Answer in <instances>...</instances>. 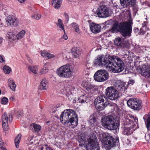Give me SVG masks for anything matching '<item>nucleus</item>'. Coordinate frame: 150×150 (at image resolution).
Returning a JSON list of instances; mask_svg holds the SVG:
<instances>
[{
  "instance_id": "nucleus-4",
  "label": "nucleus",
  "mask_w": 150,
  "mask_h": 150,
  "mask_svg": "<svg viewBox=\"0 0 150 150\" xmlns=\"http://www.w3.org/2000/svg\"><path fill=\"white\" fill-rule=\"evenodd\" d=\"M124 68V63L120 58L113 59L112 57L109 65L106 67L108 71L115 73L122 71Z\"/></svg>"
},
{
  "instance_id": "nucleus-27",
  "label": "nucleus",
  "mask_w": 150,
  "mask_h": 150,
  "mask_svg": "<svg viewBox=\"0 0 150 150\" xmlns=\"http://www.w3.org/2000/svg\"><path fill=\"white\" fill-rule=\"evenodd\" d=\"M8 82L10 88L13 91H16V86L13 79L12 78H9L8 80Z\"/></svg>"
},
{
  "instance_id": "nucleus-35",
  "label": "nucleus",
  "mask_w": 150,
  "mask_h": 150,
  "mask_svg": "<svg viewBox=\"0 0 150 150\" xmlns=\"http://www.w3.org/2000/svg\"><path fill=\"white\" fill-rule=\"evenodd\" d=\"M31 126H32L34 129V131L35 132H38L40 131L41 129V126L38 125L35 123H33Z\"/></svg>"
},
{
  "instance_id": "nucleus-60",
  "label": "nucleus",
  "mask_w": 150,
  "mask_h": 150,
  "mask_svg": "<svg viewBox=\"0 0 150 150\" xmlns=\"http://www.w3.org/2000/svg\"><path fill=\"white\" fill-rule=\"evenodd\" d=\"M29 60V62L31 64L32 63V61L31 60Z\"/></svg>"
},
{
  "instance_id": "nucleus-10",
  "label": "nucleus",
  "mask_w": 150,
  "mask_h": 150,
  "mask_svg": "<svg viewBox=\"0 0 150 150\" xmlns=\"http://www.w3.org/2000/svg\"><path fill=\"white\" fill-rule=\"evenodd\" d=\"M105 94L108 98L112 100L117 99L119 97V93L114 87H108L105 90Z\"/></svg>"
},
{
  "instance_id": "nucleus-34",
  "label": "nucleus",
  "mask_w": 150,
  "mask_h": 150,
  "mask_svg": "<svg viewBox=\"0 0 150 150\" xmlns=\"http://www.w3.org/2000/svg\"><path fill=\"white\" fill-rule=\"evenodd\" d=\"M57 26L60 28L64 32H65L64 26L62 20L60 19L58 20L57 23Z\"/></svg>"
},
{
  "instance_id": "nucleus-30",
  "label": "nucleus",
  "mask_w": 150,
  "mask_h": 150,
  "mask_svg": "<svg viewBox=\"0 0 150 150\" xmlns=\"http://www.w3.org/2000/svg\"><path fill=\"white\" fill-rule=\"evenodd\" d=\"M21 136V134H18L16 137L15 140V144L17 148H18L19 147V144L20 141Z\"/></svg>"
},
{
  "instance_id": "nucleus-19",
  "label": "nucleus",
  "mask_w": 150,
  "mask_h": 150,
  "mask_svg": "<svg viewBox=\"0 0 150 150\" xmlns=\"http://www.w3.org/2000/svg\"><path fill=\"white\" fill-rule=\"evenodd\" d=\"M129 118H125L124 121L125 125H129L131 124H133L134 122H137L138 121V119L136 117L132 115H130Z\"/></svg>"
},
{
  "instance_id": "nucleus-57",
  "label": "nucleus",
  "mask_w": 150,
  "mask_h": 150,
  "mask_svg": "<svg viewBox=\"0 0 150 150\" xmlns=\"http://www.w3.org/2000/svg\"><path fill=\"white\" fill-rule=\"evenodd\" d=\"M25 0H18L20 3H22L24 2Z\"/></svg>"
},
{
  "instance_id": "nucleus-22",
  "label": "nucleus",
  "mask_w": 150,
  "mask_h": 150,
  "mask_svg": "<svg viewBox=\"0 0 150 150\" xmlns=\"http://www.w3.org/2000/svg\"><path fill=\"white\" fill-rule=\"evenodd\" d=\"M48 87V81L46 79H42L40 85V88L41 90H47Z\"/></svg>"
},
{
  "instance_id": "nucleus-49",
  "label": "nucleus",
  "mask_w": 150,
  "mask_h": 150,
  "mask_svg": "<svg viewBox=\"0 0 150 150\" xmlns=\"http://www.w3.org/2000/svg\"><path fill=\"white\" fill-rule=\"evenodd\" d=\"M4 142L2 139L0 138V148H2L3 147Z\"/></svg>"
},
{
  "instance_id": "nucleus-24",
  "label": "nucleus",
  "mask_w": 150,
  "mask_h": 150,
  "mask_svg": "<svg viewBox=\"0 0 150 150\" xmlns=\"http://www.w3.org/2000/svg\"><path fill=\"white\" fill-rule=\"evenodd\" d=\"M62 2V0H52V4L55 9H58L60 8Z\"/></svg>"
},
{
  "instance_id": "nucleus-3",
  "label": "nucleus",
  "mask_w": 150,
  "mask_h": 150,
  "mask_svg": "<svg viewBox=\"0 0 150 150\" xmlns=\"http://www.w3.org/2000/svg\"><path fill=\"white\" fill-rule=\"evenodd\" d=\"M132 25L127 21L118 23L115 21L112 24L110 31L112 33L119 32L124 37H129L131 35Z\"/></svg>"
},
{
  "instance_id": "nucleus-43",
  "label": "nucleus",
  "mask_w": 150,
  "mask_h": 150,
  "mask_svg": "<svg viewBox=\"0 0 150 150\" xmlns=\"http://www.w3.org/2000/svg\"><path fill=\"white\" fill-rule=\"evenodd\" d=\"M48 52L45 50H43L41 52L40 54L41 56L43 57H47Z\"/></svg>"
},
{
  "instance_id": "nucleus-59",
  "label": "nucleus",
  "mask_w": 150,
  "mask_h": 150,
  "mask_svg": "<svg viewBox=\"0 0 150 150\" xmlns=\"http://www.w3.org/2000/svg\"><path fill=\"white\" fill-rule=\"evenodd\" d=\"M145 1H144L143 2H142V0H141V2L142 3V5H144V4L145 3Z\"/></svg>"
},
{
  "instance_id": "nucleus-5",
  "label": "nucleus",
  "mask_w": 150,
  "mask_h": 150,
  "mask_svg": "<svg viewBox=\"0 0 150 150\" xmlns=\"http://www.w3.org/2000/svg\"><path fill=\"white\" fill-rule=\"evenodd\" d=\"M102 136L103 138L101 142L103 145L106 149H110L118 145L119 140L118 138L115 139L110 134L106 133H103Z\"/></svg>"
},
{
  "instance_id": "nucleus-40",
  "label": "nucleus",
  "mask_w": 150,
  "mask_h": 150,
  "mask_svg": "<svg viewBox=\"0 0 150 150\" xmlns=\"http://www.w3.org/2000/svg\"><path fill=\"white\" fill-rule=\"evenodd\" d=\"M8 99L6 97H4L1 99V103L2 104L5 105L8 103Z\"/></svg>"
},
{
  "instance_id": "nucleus-23",
  "label": "nucleus",
  "mask_w": 150,
  "mask_h": 150,
  "mask_svg": "<svg viewBox=\"0 0 150 150\" xmlns=\"http://www.w3.org/2000/svg\"><path fill=\"white\" fill-rule=\"evenodd\" d=\"M134 130L132 127H125L123 128L122 133L123 134L127 136L130 135L133 133Z\"/></svg>"
},
{
  "instance_id": "nucleus-54",
  "label": "nucleus",
  "mask_w": 150,
  "mask_h": 150,
  "mask_svg": "<svg viewBox=\"0 0 150 150\" xmlns=\"http://www.w3.org/2000/svg\"><path fill=\"white\" fill-rule=\"evenodd\" d=\"M76 25H78V24H76V23H71V25L72 26H74V27H75L76 26Z\"/></svg>"
},
{
  "instance_id": "nucleus-37",
  "label": "nucleus",
  "mask_w": 150,
  "mask_h": 150,
  "mask_svg": "<svg viewBox=\"0 0 150 150\" xmlns=\"http://www.w3.org/2000/svg\"><path fill=\"white\" fill-rule=\"evenodd\" d=\"M41 17V15L40 14H33L31 16L32 19L37 20H40Z\"/></svg>"
},
{
  "instance_id": "nucleus-11",
  "label": "nucleus",
  "mask_w": 150,
  "mask_h": 150,
  "mask_svg": "<svg viewBox=\"0 0 150 150\" xmlns=\"http://www.w3.org/2000/svg\"><path fill=\"white\" fill-rule=\"evenodd\" d=\"M108 78V74L107 71L104 70L98 71L95 74L94 78L95 80L98 82L104 81L106 80Z\"/></svg>"
},
{
  "instance_id": "nucleus-20",
  "label": "nucleus",
  "mask_w": 150,
  "mask_h": 150,
  "mask_svg": "<svg viewBox=\"0 0 150 150\" xmlns=\"http://www.w3.org/2000/svg\"><path fill=\"white\" fill-rule=\"evenodd\" d=\"M81 86L84 88L88 92V93H91L94 91L95 89V86L89 83H87L86 82H83Z\"/></svg>"
},
{
  "instance_id": "nucleus-29",
  "label": "nucleus",
  "mask_w": 150,
  "mask_h": 150,
  "mask_svg": "<svg viewBox=\"0 0 150 150\" xmlns=\"http://www.w3.org/2000/svg\"><path fill=\"white\" fill-rule=\"evenodd\" d=\"M6 36L10 40L14 41L16 39V36L13 33L8 32Z\"/></svg>"
},
{
  "instance_id": "nucleus-51",
  "label": "nucleus",
  "mask_w": 150,
  "mask_h": 150,
  "mask_svg": "<svg viewBox=\"0 0 150 150\" xmlns=\"http://www.w3.org/2000/svg\"><path fill=\"white\" fill-rule=\"evenodd\" d=\"M5 62V60L4 59L3 57L1 55H0V62L3 63Z\"/></svg>"
},
{
  "instance_id": "nucleus-1",
  "label": "nucleus",
  "mask_w": 150,
  "mask_h": 150,
  "mask_svg": "<svg viewBox=\"0 0 150 150\" xmlns=\"http://www.w3.org/2000/svg\"><path fill=\"white\" fill-rule=\"evenodd\" d=\"M96 134L93 133L90 137L85 134H81L79 136V145L84 146L86 150H100L98 143L96 141Z\"/></svg>"
},
{
  "instance_id": "nucleus-8",
  "label": "nucleus",
  "mask_w": 150,
  "mask_h": 150,
  "mask_svg": "<svg viewBox=\"0 0 150 150\" xmlns=\"http://www.w3.org/2000/svg\"><path fill=\"white\" fill-rule=\"evenodd\" d=\"M94 103L97 110H102L109 104V102L107 97L104 95H102L98 96L96 99Z\"/></svg>"
},
{
  "instance_id": "nucleus-16",
  "label": "nucleus",
  "mask_w": 150,
  "mask_h": 150,
  "mask_svg": "<svg viewBox=\"0 0 150 150\" xmlns=\"http://www.w3.org/2000/svg\"><path fill=\"white\" fill-rule=\"evenodd\" d=\"M6 21L11 26H15L18 25V22L17 18L13 16H9L6 18Z\"/></svg>"
},
{
  "instance_id": "nucleus-18",
  "label": "nucleus",
  "mask_w": 150,
  "mask_h": 150,
  "mask_svg": "<svg viewBox=\"0 0 150 150\" xmlns=\"http://www.w3.org/2000/svg\"><path fill=\"white\" fill-rule=\"evenodd\" d=\"M89 27L91 31L95 34L100 32L101 28L100 25L94 23H91L89 25Z\"/></svg>"
},
{
  "instance_id": "nucleus-42",
  "label": "nucleus",
  "mask_w": 150,
  "mask_h": 150,
  "mask_svg": "<svg viewBox=\"0 0 150 150\" xmlns=\"http://www.w3.org/2000/svg\"><path fill=\"white\" fill-rule=\"evenodd\" d=\"M64 16L65 19V21L67 23L69 21V18L68 14L66 13H64Z\"/></svg>"
},
{
  "instance_id": "nucleus-31",
  "label": "nucleus",
  "mask_w": 150,
  "mask_h": 150,
  "mask_svg": "<svg viewBox=\"0 0 150 150\" xmlns=\"http://www.w3.org/2000/svg\"><path fill=\"white\" fill-rule=\"evenodd\" d=\"M25 33L26 31L25 30H22L21 31L16 35L17 39L20 40L23 38Z\"/></svg>"
},
{
  "instance_id": "nucleus-50",
  "label": "nucleus",
  "mask_w": 150,
  "mask_h": 150,
  "mask_svg": "<svg viewBox=\"0 0 150 150\" xmlns=\"http://www.w3.org/2000/svg\"><path fill=\"white\" fill-rule=\"evenodd\" d=\"M146 23H147L146 21H144L143 23H142V27L143 28H146Z\"/></svg>"
},
{
  "instance_id": "nucleus-14",
  "label": "nucleus",
  "mask_w": 150,
  "mask_h": 150,
  "mask_svg": "<svg viewBox=\"0 0 150 150\" xmlns=\"http://www.w3.org/2000/svg\"><path fill=\"white\" fill-rule=\"evenodd\" d=\"M96 13L98 17L102 18H106L110 15L109 8L104 5L100 6L97 10Z\"/></svg>"
},
{
  "instance_id": "nucleus-26",
  "label": "nucleus",
  "mask_w": 150,
  "mask_h": 150,
  "mask_svg": "<svg viewBox=\"0 0 150 150\" xmlns=\"http://www.w3.org/2000/svg\"><path fill=\"white\" fill-rule=\"evenodd\" d=\"M125 83L121 80L117 81L115 83L116 86L119 88V89H122V90L123 89L125 90L126 89L125 87Z\"/></svg>"
},
{
  "instance_id": "nucleus-32",
  "label": "nucleus",
  "mask_w": 150,
  "mask_h": 150,
  "mask_svg": "<svg viewBox=\"0 0 150 150\" xmlns=\"http://www.w3.org/2000/svg\"><path fill=\"white\" fill-rule=\"evenodd\" d=\"M122 40L121 38H118L115 40L114 43L117 46L122 47Z\"/></svg>"
},
{
  "instance_id": "nucleus-21",
  "label": "nucleus",
  "mask_w": 150,
  "mask_h": 150,
  "mask_svg": "<svg viewBox=\"0 0 150 150\" xmlns=\"http://www.w3.org/2000/svg\"><path fill=\"white\" fill-rule=\"evenodd\" d=\"M88 122L89 124L92 127L96 126L97 125V121L96 120V117L94 115L92 114L90 116L88 120Z\"/></svg>"
},
{
  "instance_id": "nucleus-39",
  "label": "nucleus",
  "mask_w": 150,
  "mask_h": 150,
  "mask_svg": "<svg viewBox=\"0 0 150 150\" xmlns=\"http://www.w3.org/2000/svg\"><path fill=\"white\" fill-rule=\"evenodd\" d=\"M35 144L33 142H31L28 145V149L30 150H34Z\"/></svg>"
},
{
  "instance_id": "nucleus-52",
  "label": "nucleus",
  "mask_w": 150,
  "mask_h": 150,
  "mask_svg": "<svg viewBox=\"0 0 150 150\" xmlns=\"http://www.w3.org/2000/svg\"><path fill=\"white\" fill-rule=\"evenodd\" d=\"M135 48L137 50V51L139 52L140 50V48L139 46H136L135 47Z\"/></svg>"
},
{
  "instance_id": "nucleus-15",
  "label": "nucleus",
  "mask_w": 150,
  "mask_h": 150,
  "mask_svg": "<svg viewBox=\"0 0 150 150\" xmlns=\"http://www.w3.org/2000/svg\"><path fill=\"white\" fill-rule=\"evenodd\" d=\"M141 74L146 77L150 78V64L146 63L140 68Z\"/></svg>"
},
{
  "instance_id": "nucleus-55",
  "label": "nucleus",
  "mask_w": 150,
  "mask_h": 150,
  "mask_svg": "<svg viewBox=\"0 0 150 150\" xmlns=\"http://www.w3.org/2000/svg\"><path fill=\"white\" fill-rule=\"evenodd\" d=\"M3 42V39L2 38L0 37V44H1Z\"/></svg>"
},
{
  "instance_id": "nucleus-12",
  "label": "nucleus",
  "mask_w": 150,
  "mask_h": 150,
  "mask_svg": "<svg viewBox=\"0 0 150 150\" xmlns=\"http://www.w3.org/2000/svg\"><path fill=\"white\" fill-rule=\"evenodd\" d=\"M128 106L134 110H139L142 108V101L135 98L129 99L127 102Z\"/></svg>"
},
{
  "instance_id": "nucleus-47",
  "label": "nucleus",
  "mask_w": 150,
  "mask_h": 150,
  "mask_svg": "<svg viewBox=\"0 0 150 150\" xmlns=\"http://www.w3.org/2000/svg\"><path fill=\"white\" fill-rule=\"evenodd\" d=\"M64 32V34L63 35V38L65 40H67L68 39V36L65 33V32Z\"/></svg>"
},
{
  "instance_id": "nucleus-28",
  "label": "nucleus",
  "mask_w": 150,
  "mask_h": 150,
  "mask_svg": "<svg viewBox=\"0 0 150 150\" xmlns=\"http://www.w3.org/2000/svg\"><path fill=\"white\" fill-rule=\"evenodd\" d=\"M88 99V97L85 95L80 96L78 98L79 102L81 103H83L85 102L87 103L86 101Z\"/></svg>"
},
{
  "instance_id": "nucleus-13",
  "label": "nucleus",
  "mask_w": 150,
  "mask_h": 150,
  "mask_svg": "<svg viewBox=\"0 0 150 150\" xmlns=\"http://www.w3.org/2000/svg\"><path fill=\"white\" fill-rule=\"evenodd\" d=\"M12 116L10 114L4 113L2 116V126L4 130L7 131L8 129V124L12 121Z\"/></svg>"
},
{
  "instance_id": "nucleus-53",
  "label": "nucleus",
  "mask_w": 150,
  "mask_h": 150,
  "mask_svg": "<svg viewBox=\"0 0 150 150\" xmlns=\"http://www.w3.org/2000/svg\"><path fill=\"white\" fill-rule=\"evenodd\" d=\"M134 31L135 33H137L139 31V29L137 28H134Z\"/></svg>"
},
{
  "instance_id": "nucleus-6",
  "label": "nucleus",
  "mask_w": 150,
  "mask_h": 150,
  "mask_svg": "<svg viewBox=\"0 0 150 150\" xmlns=\"http://www.w3.org/2000/svg\"><path fill=\"white\" fill-rule=\"evenodd\" d=\"M115 121V117L110 115L102 118V125L103 127L109 130H115L118 128L119 124Z\"/></svg>"
},
{
  "instance_id": "nucleus-33",
  "label": "nucleus",
  "mask_w": 150,
  "mask_h": 150,
  "mask_svg": "<svg viewBox=\"0 0 150 150\" xmlns=\"http://www.w3.org/2000/svg\"><path fill=\"white\" fill-rule=\"evenodd\" d=\"M28 70L35 74H37L38 67L37 66H29L28 67Z\"/></svg>"
},
{
  "instance_id": "nucleus-2",
  "label": "nucleus",
  "mask_w": 150,
  "mask_h": 150,
  "mask_svg": "<svg viewBox=\"0 0 150 150\" xmlns=\"http://www.w3.org/2000/svg\"><path fill=\"white\" fill-rule=\"evenodd\" d=\"M60 120L64 125L72 128L75 127L78 124L77 116L75 112L71 109L64 110L60 115Z\"/></svg>"
},
{
  "instance_id": "nucleus-36",
  "label": "nucleus",
  "mask_w": 150,
  "mask_h": 150,
  "mask_svg": "<svg viewBox=\"0 0 150 150\" xmlns=\"http://www.w3.org/2000/svg\"><path fill=\"white\" fill-rule=\"evenodd\" d=\"M3 70L5 74H8L11 71V69L9 66L7 65H5L3 67Z\"/></svg>"
},
{
  "instance_id": "nucleus-58",
  "label": "nucleus",
  "mask_w": 150,
  "mask_h": 150,
  "mask_svg": "<svg viewBox=\"0 0 150 150\" xmlns=\"http://www.w3.org/2000/svg\"><path fill=\"white\" fill-rule=\"evenodd\" d=\"M14 98L13 97V96H11L10 98V100L11 101H13V100H14Z\"/></svg>"
},
{
  "instance_id": "nucleus-7",
  "label": "nucleus",
  "mask_w": 150,
  "mask_h": 150,
  "mask_svg": "<svg viewBox=\"0 0 150 150\" xmlns=\"http://www.w3.org/2000/svg\"><path fill=\"white\" fill-rule=\"evenodd\" d=\"M73 71V67L72 66L69 64H67L58 69L57 73L61 78H67L72 76Z\"/></svg>"
},
{
  "instance_id": "nucleus-46",
  "label": "nucleus",
  "mask_w": 150,
  "mask_h": 150,
  "mask_svg": "<svg viewBox=\"0 0 150 150\" xmlns=\"http://www.w3.org/2000/svg\"><path fill=\"white\" fill-rule=\"evenodd\" d=\"M146 31L143 30V28H141L139 34H140L144 35Z\"/></svg>"
},
{
  "instance_id": "nucleus-44",
  "label": "nucleus",
  "mask_w": 150,
  "mask_h": 150,
  "mask_svg": "<svg viewBox=\"0 0 150 150\" xmlns=\"http://www.w3.org/2000/svg\"><path fill=\"white\" fill-rule=\"evenodd\" d=\"M55 57V56L54 54L48 52L47 57L48 59H50L54 57Z\"/></svg>"
},
{
  "instance_id": "nucleus-48",
  "label": "nucleus",
  "mask_w": 150,
  "mask_h": 150,
  "mask_svg": "<svg viewBox=\"0 0 150 150\" xmlns=\"http://www.w3.org/2000/svg\"><path fill=\"white\" fill-rule=\"evenodd\" d=\"M134 83V81L133 80H129L128 82V84H131V85H132Z\"/></svg>"
},
{
  "instance_id": "nucleus-61",
  "label": "nucleus",
  "mask_w": 150,
  "mask_h": 150,
  "mask_svg": "<svg viewBox=\"0 0 150 150\" xmlns=\"http://www.w3.org/2000/svg\"><path fill=\"white\" fill-rule=\"evenodd\" d=\"M3 150H6V148H3Z\"/></svg>"
},
{
  "instance_id": "nucleus-9",
  "label": "nucleus",
  "mask_w": 150,
  "mask_h": 150,
  "mask_svg": "<svg viewBox=\"0 0 150 150\" xmlns=\"http://www.w3.org/2000/svg\"><path fill=\"white\" fill-rule=\"evenodd\" d=\"M111 59V57H106L105 55H99L94 61L95 65L99 66H105L106 68L109 65Z\"/></svg>"
},
{
  "instance_id": "nucleus-45",
  "label": "nucleus",
  "mask_w": 150,
  "mask_h": 150,
  "mask_svg": "<svg viewBox=\"0 0 150 150\" xmlns=\"http://www.w3.org/2000/svg\"><path fill=\"white\" fill-rule=\"evenodd\" d=\"M75 29V31L76 32L79 34L80 33V30L79 28V26L78 25H76V26L74 27Z\"/></svg>"
},
{
  "instance_id": "nucleus-25",
  "label": "nucleus",
  "mask_w": 150,
  "mask_h": 150,
  "mask_svg": "<svg viewBox=\"0 0 150 150\" xmlns=\"http://www.w3.org/2000/svg\"><path fill=\"white\" fill-rule=\"evenodd\" d=\"M71 52L73 57L75 58L79 57L80 54L79 49L76 47H74L71 49Z\"/></svg>"
},
{
  "instance_id": "nucleus-41",
  "label": "nucleus",
  "mask_w": 150,
  "mask_h": 150,
  "mask_svg": "<svg viewBox=\"0 0 150 150\" xmlns=\"http://www.w3.org/2000/svg\"><path fill=\"white\" fill-rule=\"evenodd\" d=\"M146 127L148 130L150 131V116L147 119Z\"/></svg>"
},
{
  "instance_id": "nucleus-62",
  "label": "nucleus",
  "mask_w": 150,
  "mask_h": 150,
  "mask_svg": "<svg viewBox=\"0 0 150 150\" xmlns=\"http://www.w3.org/2000/svg\"><path fill=\"white\" fill-rule=\"evenodd\" d=\"M47 64H48V63H46L45 64V66L46 65H47Z\"/></svg>"
},
{
  "instance_id": "nucleus-17",
  "label": "nucleus",
  "mask_w": 150,
  "mask_h": 150,
  "mask_svg": "<svg viewBox=\"0 0 150 150\" xmlns=\"http://www.w3.org/2000/svg\"><path fill=\"white\" fill-rule=\"evenodd\" d=\"M136 0H120V2L123 8L130 7L135 4Z\"/></svg>"
},
{
  "instance_id": "nucleus-56",
  "label": "nucleus",
  "mask_w": 150,
  "mask_h": 150,
  "mask_svg": "<svg viewBox=\"0 0 150 150\" xmlns=\"http://www.w3.org/2000/svg\"><path fill=\"white\" fill-rule=\"evenodd\" d=\"M46 149L47 150H52V149L50 147L48 146L46 147Z\"/></svg>"
},
{
  "instance_id": "nucleus-38",
  "label": "nucleus",
  "mask_w": 150,
  "mask_h": 150,
  "mask_svg": "<svg viewBox=\"0 0 150 150\" xmlns=\"http://www.w3.org/2000/svg\"><path fill=\"white\" fill-rule=\"evenodd\" d=\"M48 69L47 67H44L42 69L40 70V72L42 74H45L48 72Z\"/></svg>"
}]
</instances>
